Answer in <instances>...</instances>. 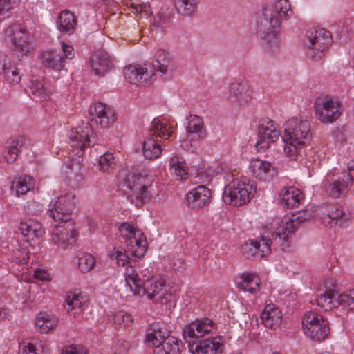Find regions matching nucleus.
Listing matches in <instances>:
<instances>
[{
	"mask_svg": "<svg viewBox=\"0 0 354 354\" xmlns=\"http://www.w3.org/2000/svg\"><path fill=\"white\" fill-rule=\"evenodd\" d=\"M293 15L288 0H277L270 6H265L258 17L257 32L270 48L277 47V28L281 19L287 20Z\"/></svg>",
	"mask_w": 354,
	"mask_h": 354,
	"instance_id": "1",
	"label": "nucleus"
},
{
	"mask_svg": "<svg viewBox=\"0 0 354 354\" xmlns=\"http://www.w3.org/2000/svg\"><path fill=\"white\" fill-rule=\"evenodd\" d=\"M125 281L134 295L146 296L155 303L166 304L171 295L167 291L165 281L153 277L141 279L135 270L127 267L124 273Z\"/></svg>",
	"mask_w": 354,
	"mask_h": 354,
	"instance_id": "2",
	"label": "nucleus"
},
{
	"mask_svg": "<svg viewBox=\"0 0 354 354\" xmlns=\"http://www.w3.org/2000/svg\"><path fill=\"white\" fill-rule=\"evenodd\" d=\"M284 151L295 158L311 138L310 122L301 117H292L284 124Z\"/></svg>",
	"mask_w": 354,
	"mask_h": 354,
	"instance_id": "3",
	"label": "nucleus"
},
{
	"mask_svg": "<svg viewBox=\"0 0 354 354\" xmlns=\"http://www.w3.org/2000/svg\"><path fill=\"white\" fill-rule=\"evenodd\" d=\"M124 186L130 192L127 198L136 205L148 202L151 198L152 189L151 178L140 173L128 171L123 180Z\"/></svg>",
	"mask_w": 354,
	"mask_h": 354,
	"instance_id": "4",
	"label": "nucleus"
},
{
	"mask_svg": "<svg viewBox=\"0 0 354 354\" xmlns=\"http://www.w3.org/2000/svg\"><path fill=\"white\" fill-rule=\"evenodd\" d=\"M304 44L307 47V56L317 61L331 45L332 37L330 32L324 29L311 30L308 31Z\"/></svg>",
	"mask_w": 354,
	"mask_h": 354,
	"instance_id": "5",
	"label": "nucleus"
},
{
	"mask_svg": "<svg viewBox=\"0 0 354 354\" xmlns=\"http://www.w3.org/2000/svg\"><path fill=\"white\" fill-rule=\"evenodd\" d=\"M253 185L240 180H233L225 186L223 200L226 204L239 207L245 205L253 196Z\"/></svg>",
	"mask_w": 354,
	"mask_h": 354,
	"instance_id": "6",
	"label": "nucleus"
},
{
	"mask_svg": "<svg viewBox=\"0 0 354 354\" xmlns=\"http://www.w3.org/2000/svg\"><path fill=\"white\" fill-rule=\"evenodd\" d=\"M341 103L334 97L320 95L315 101V115L322 123H333L342 114Z\"/></svg>",
	"mask_w": 354,
	"mask_h": 354,
	"instance_id": "7",
	"label": "nucleus"
},
{
	"mask_svg": "<svg viewBox=\"0 0 354 354\" xmlns=\"http://www.w3.org/2000/svg\"><path fill=\"white\" fill-rule=\"evenodd\" d=\"M29 38L27 32L20 24H13L5 30L4 39L18 57L25 55L30 51Z\"/></svg>",
	"mask_w": 354,
	"mask_h": 354,
	"instance_id": "8",
	"label": "nucleus"
},
{
	"mask_svg": "<svg viewBox=\"0 0 354 354\" xmlns=\"http://www.w3.org/2000/svg\"><path fill=\"white\" fill-rule=\"evenodd\" d=\"M70 140L71 147L75 151L77 150L75 155L77 156L76 158H72L71 160V165L70 167H73L75 163L79 165L82 160L84 149L95 143L91 127L88 124L78 127L71 131Z\"/></svg>",
	"mask_w": 354,
	"mask_h": 354,
	"instance_id": "9",
	"label": "nucleus"
},
{
	"mask_svg": "<svg viewBox=\"0 0 354 354\" xmlns=\"http://www.w3.org/2000/svg\"><path fill=\"white\" fill-rule=\"evenodd\" d=\"M77 239V232L72 222L62 221L55 225L51 241L58 247L66 249L73 247Z\"/></svg>",
	"mask_w": 354,
	"mask_h": 354,
	"instance_id": "10",
	"label": "nucleus"
},
{
	"mask_svg": "<svg viewBox=\"0 0 354 354\" xmlns=\"http://www.w3.org/2000/svg\"><path fill=\"white\" fill-rule=\"evenodd\" d=\"M48 214L55 221H69L71 214L75 209L74 196L66 194L49 204Z\"/></svg>",
	"mask_w": 354,
	"mask_h": 354,
	"instance_id": "11",
	"label": "nucleus"
},
{
	"mask_svg": "<svg viewBox=\"0 0 354 354\" xmlns=\"http://www.w3.org/2000/svg\"><path fill=\"white\" fill-rule=\"evenodd\" d=\"M215 327L214 322L209 318L197 319L185 326L183 337L186 342L192 344L196 339L210 333Z\"/></svg>",
	"mask_w": 354,
	"mask_h": 354,
	"instance_id": "12",
	"label": "nucleus"
},
{
	"mask_svg": "<svg viewBox=\"0 0 354 354\" xmlns=\"http://www.w3.org/2000/svg\"><path fill=\"white\" fill-rule=\"evenodd\" d=\"M261 241L249 240L241 246V252L243 257L248 259H260L271 252L270 239L261 238Z\"/></svg>",
	"mask_w": 354,
	"mask_h": 354,
	"instance_id": "13",
	"label": "nucleus"
},
{
	"mask_svg": "<svg viewBox=\"0 0 354 354\" xmlns=\"http://www.w3.org/2000/svg\"><path fill=\"white\" fill-rule=\"evenodd\" d=\"M279 135L272 120L262 122L259 126L258 138L255 145L257 150L265 151L269 148L270 143L279 139Z\"/></svg>",
	"mask_w": 354,
	"mask_h": 354,
	"instance_id": "14",
	"label": "nucleus"
},
{
	"mask_svg": "<svg viewBox=\"0 0 354 354\" xmlns=\"http://www.w3.org/2000/svg\"><path fill=\"white\" fill-rule=\"evenodd\" d=\"M224 341L222 337L207 338L189 344V350L192 354H221Z\"/></svg>",
	"mask_w": 354,
	"mask_h": 354,
	"instance_id": "15",
	"label": "nucleus"
},
{
	"mask_svg": "<svg viewBox=\"0 0 354 354\" xmlns=\"http://www.w3.org/2000/svg\"><path fill=\"white\" fill-rule=\"evenodd\" d=\"M252 90L245 81L232 82L228 87L227 100L239 105L247 104L252 98Z\"/></svg>",
	"mask_w": 354,
	"mask_h": 354,
	"instance_id": "16",
	"label": "nucleus"
},
{
	"mask_svg": "<svg viewBox=\"0 0 354 354\" xmlns=\"http://www.w3.org/2000/svg\"><path fill=\"white\" fill-rule=\"evenodd\" d=\"M211 191L204 185H198L186 194L188 206L192 209H201L211 202Z\"/></svg>",
	"mask_w": 354,
	"mask_h": 354,
	"instance_id": "17",
	"label": "nucleus"
},
{
	"mask_svg": "<svg viewBox=\"0 0 354 354\" xmlns=\"http://www.w3.org/2000/svg\"><path fill=\"white\" fill-rule=\"evenodd\" d=\"M249 169L254 177L263 181L271 180L275 174V168L272 163L259 158L251 160Z\"/></svg>",
	"mask_w": 354,
	"mask_h": 354,
	"instance_id": "18",
	"label": "nucleus"
},
{
	"mask_svg": "<svg viewBox=\"0 0 354 354\" xmlns=\"http://www.w3.org/2000/svg\"><path fill=\"white\" fill-rule=\"evenodd\" d=\"M91 113L96 117V123L102 128L110 127L116 120L115 111L102 102L95 104Z\"/></svg>",
	"mask_w": 354,
	"mask_h": 354,
	"instance_id": "19",
	"label": "nucleus"
},
{
	"mask_svg": "<svg viewBox=\"0 0 354 354\" xmlns=\"http://www.w3.org/2000/svg\"><path fill=\"white\" fill-rule=\"evenodd\" d=\"M169 335L170 331L167 329L165 323H153L148 329L146 341L151 343L155 348H157V346H161Z\"/></svg>",
	"mask_w": 354,
	"mask_h": 354,
	"instance_id": "20",
	"label": "nucleus"
},
{
	"mask_svg": "<svg viewBox=\"0 0 354 354\" xmlns=\"http://www.w3.org/2000/svg\"><path fill=\"white\" fill-rule=\"evenodd\" d=\"M92 71L99 77L103 76L110 69L112 62L106 52L98 51L91 59Z\"/></svg>",
	"mask_w": 354,
	"mask_h": 354,
	"instance_id": "21",
	"label": "nucleus"
},
{
	"mask_svg": "<svg viewBox=\"0 0 354 354\" xmlns=\"http://www.w3.org/2000/svg\"><path fill=\"white\" fill-rule=\"evenodd\" d=\"M19 229L27 241H34L41 237L44 231L41 224L33 219H26L20 222Z\"/></svg>",
	"mask_w": 354,
	"mask_h": 354,
	"instance_id": "22",
	"label": "nucleus"
},
{
	"mask_svg": "<svg viewBox=\"0 0 354 354\" xmlns=\"http://www.w3.org/2000/svg\"><path fill=\"white\" fill-rule=\"evenodd\" d=\"M349 217L344 211L342 206L338 204L328 205L326 209V214L324 217V222L328 224L342 226L348 220Z\"/></svg>",
	"mask_w": 354,
	"mask_h": 354,
	"instance_id": "23",
	"label": "nucleus"
},
{
	"mask_svg": "<svg viewBox=\"0 0 354 354\" xmlns=\"http://www.w3.org/2000/svg\"><path fill=\"white\" fill-rule=\"evenodd\" d=\"M123 73L128 82L135 84L147 81L150 76L153 75L152 72H148L146 68L139 65L126 66Z\"/></svg>",
	"mask_w": 354,
	"mask_h": 354,
	"instance_id": "24",
	"label": "nucleus"
},
{
	"mask_svg": "<svg viewBox=\"0 0 354 354\" xmlns=\"http://www.w3.org/2000/svg\"><path fill=\"white\" fill-rule=\"evenodd\" d=\"M281 203L287 208H297L303 203V196L299 189L293 187L283 188L280 194Z\"/></svg>",
	"mask_w": 354,
	"mask_h": 354,
	"instance_id": "25",
	"label": "nucleus"
},
{
	"mask_svg": "<svg viewBox=\"0 0 354 354\" xmlns=\"http://www.w3.org/2000/svg\"><path fill=\"white\" fill-rule=\"evenodd\" d=\"M57 28L62 34L72 35L77 26V19L69 10L60 12L56 21Z\"/></svg>",
	"mask_w": 354,
	"mask_h": 354,
	"instance_id": "26",
	"label": "nucleus"
},
{
	"mask_svg": "<svg viewBox=\"0 0 354 354\" xmlns=\"http://www.w3.org/2000/svg\"><path fill=\"white\" fill-rule=\"evenodd\" d=\"M281 313L274 304L267 305L261 313V319L267 328H274L281 322Z\"/></svg>",
	"mask_w": 354,
	"mask_h": 354,
	"instance_id": "27",
	"label": "nucleus"
},
{
	"mask_svg": "<svg viewBox=\"0 0 354 354\" xmlns=\"http://www.w3.org/2000/svg\"><path fill=\"white\" fill-rule=\"evenodd\" d=\"M42 64L48 68L60 71L64 66V57L57 50H46L41 54Z\"/></svg>",
	"mask_w": 354,
	"mask_h": 354,
	"instance_id": "28",
	"label": "nucleus"
},
{
	"mask_svg": "<svg viewBox=\"0 0 354 354\" xmlns=\"http://www.w3.org/2000/svg\"><path fill=\"white\" fill-rule=\"evenodd\" d=\"M131 252L137 257H142L147 249V242L145 234L140 230L136 232V236L130 238L127 243Z\"/></svg>",
	"mask_w": 354,
	"mask_h": 354,
	"instance_id": "29",
	"label": "nucleus"
},
{
	"mask_svg": "<svg viewBox=\"0 0 354 354\" xmlns=\"http://www.w3.org/2000/svg\"><path fill=\"white\" fill-rule=\"evenodd\" d=\"M236 283L239 288L252 294H255L260 290V279L252 273L243 274L239 281Z\"/></svg>",
	"mask_w": 354,
	"mask_h": 354,
	"instance_id": "30",
	"label": "nucleus"
},
{
	"mask_svg": "<svg viewBox=\"0 0 354 354\" xmlns=\"http://www.w3.org/2000/svg\"><path fill=\"white\" fill-rule=\"evenodd\" d=\"M58 319L53 315L40 312L36 317L35 326L42 333L53 330L57 325Z\"/></svg>",
	"mask_w": 354,
	"mask_h": 354,
	"instance_id": "31",
	"label": "nucleus"
},
{
	"mask_svg": "<svg viewBox=\"0 0 354 354\" xmlns=\"http://www.w3.org/2000/svg\"><path fill=\"white\" fill-rule=\"evenodd\" d=\"M349 181L346 182V178L335 180L326 185V192L328 196L334 198H338L344 196L349 190Z\"/></svg>",
	"mask_w": 354,
	"mask_h": 354,
	"instance_id": "32",
	"label": "nucleus"
},
{
	"mask_svg": "<svg viewBox=\"0 0 354 354\" xmlns=\"http://www.w3.org/2000/svg\"><path fill=\"white\" fill-rule=\"evenodd\" d=\"M330 333L328 322L326 320H322L320 324L314 325L311 328H308L304 333L314 341H321L324 339Z\"/></svg>",
	"mask_w": 354,
	"mask_h": 354,
	"instance_id": "33",
	"label": "nucleus"
},
{
	"mask_svg": "<svg viewBox=\"0 0 354 354\" xmlns=\"http://www.w3.org/2000/svg\"><path fill=\"white\" fill-rule=\"evenodd\" d=\"M35 186V180L28 175L15 177L12 182V189H15L17 196L26 194Z\"/></svg>",
	"mask_w": 354,
	"mask_h": 354,
	"instance_id": "34",
	"label": "nucleus"
},
{
	"mask_svg": "<svg viewBox=\"0 0 354 354\" xmlns=\"http://www.w3.org/2000/svg\"><path fill=\"white\" fill-rule=\"evenodd\" d=\"M154 61L152 66L154 70L165 74L171 63V57L169 53L165 50H158L154 55Z\"/></svg>",
	"mask_w": 354,
	"mask_h": 354,
	"instance_id": "35",
	"label": "nucleus"
},
{
	"mask_svg": "<svg viewBox=\"0 0 354 354\" xmlns=\"http://www.w3.org/2000/svg\"><path fill=\"white\" fill-rule=\"evenodd\" d=\"M142 153L147 159H156L162 153L161 146L153 138H148L143 142Z\"/></svg>",
	"mask_w": 354,
	"mask_h": 354,
	"instance_id": "36",
	"label": "nucleus"
},
{
	"mask_svg": "<svg viewBox=\"0 0 354 354\" xmlns=\"http://www.w3.org/2000/svg\"><path fill=\"white\" fill-rule=\"evenodd\" d=\"M179 342L174 336H170L165 339L160 346L155 348L153 354H180Z\"/></svg>",
	"mask_w": 354,
	"mask_h": 354,
	"instance_id": "37",
	"label": "nucleus"
},
{
	"mask_svg": "<svg viewBox=\"0 0 354 354\" xmlns=\"http://www.w3.org/2000/svg\"><path fill=\"white\" fill-rule=\"evenodd\" d=\"M28 93L35 100H46L50 91L44 86V84L37 80H32L28 86Z\"/></svg>",
	"mask_w": 354,
	"mask_h": 354,
	"instance_id": "38",
	"label": "nucleus"
},
{
	"mask_svg": "<svg viewBox=\"0 0 354 354\" xmlns=\"http://www.w3.org/2000/svg\"><path fill=\"white\" fill-rule=\"evenodd\" d=\"M298 227L297 221L292 218L282 221L277 229L276 235L280 240L286 241Z\"/></svg>",
	"mask_w": 354,
	"mask_h": 354,
	"instance_id": "39",
	"label": "nucleus"
},
{
	"mask_svg": "<svg viewBox=\"0 0 354 354\" xmlns=\"http://www.w3.org/2000/svg\"><path fill=\"white\" fill-rule=\"evenodd\" d=\"M337 293L332 290H328L317 295L316 301L319 306L330 310L336 306L335 296Z\"/></svg>",
	"mask_w": 354,
	"mask_h": 354,
	"instance_id": "40",
	"label": "nucleus"
},
{
	"mask_svg": "<svg viewBox=\"0 0 354 354\" xmlns=\"http://www.w3.org/2000/svg\"><path fill=\"white\" fill-rule=\"evenodd\" d=\"M177 11L183 15H192L196 10L198 0H174Z\"/></svg>",
	"mask_w": 354,
	"mask_h": 354,
	"instance_id": "41",
	"label": "nucleus"
},
{
	"mask_svg": "<svg viewBox=\"0 0 354 354\" xmlns=\"http://www.w3.org/2000/svg\"><path fill=\"white\" fill-rule=\"evenodd\" d=\"M170 169L180 177V180L186 179L187 176L185 163L181 157L174 156L169 159Z\"/></svg>",
	"mask_w": 354,
	"mask_h": 354,
	"instance_id": "42",
	"label": "nucleus"
},
{
	"mask_svg": "<svg viewBox=\"0 0 354 354\" xmlns=\"http://www.w3.org/2000/svg\"><path fill=\"white\" fill-rule=\"evenodd\" d=\"M203 119L196 115H191L186 125L187 133H198L199 138H204L205 133L203 131Z\"/></svg>",
	"mask_w": 354,
	"mask_h": 354,
	"instance_id": "43",
	"label": "nucleus"
},
{
	"mask_svg": "<svg viewBox=\"0 0 354 354\" xmlns=\"http://www.w3.org/2000/svg\"><path fill=\"white\" fill-rule=\"evenodd\" d=\"M150 133V138H153L154 137L169 138L171 136V132L167 127L156 119H154L151 122Z\"/></svg>",
	"mask_w": 354,
	"mask_h": 354,
	"instance_id": "44",
	"label": "nucleus"
},
{
	"mask_svg": "<svg viewBox=\"0 0 354 354\" xmlns=\"http://www.w3.org/2000/svg\"><path fill=\"white\" fill-rule=\"evenodd\" d=\"M98 163L100 171L109 172L115 167V158L111 153L106 152L100 156Z\"/></svg>",
	"mask_w": 354,
	"mask_h": 354,
	"instance_id": "45",
	"label": "nucleus"
},
{
	"mask_svg": "<svg viewBox=\"0 0 354 354\" xmlns=\"http://www.w3.org/2000/svg\"><path fill=\"white\" fill-rule=\"evenodd\" d=\"M95 263L94 257L90 254H82V255L78 257V268L83 273H86L91 270Z\"/></svg>",
	"mask_w": 354,
	"mask_h": 354,
	"instance_id": "46",
	"label": "nucleus"
},
{
	"mask_svg": "<svg viewBox=\"0 0 354 354\" xmlns=\"http://www.w3.org/2000/svg\"><path fill=\"white\" fill-rule=\"evenodd\" d=\"M65 301L68 306L67 308L68 312L73 309L80 308L82 304L86 301L82 295L71 292L67 294Z\"/></svg>",
	"mask_w": 354,
	"mask_h": 354,
	"instance_id": "47",
	"label": "nucleus"
},
{
	"mask_svg": "<svg viewBox=\"0 0 354 354\" xmlns=\"http://www.w3.org/2000/svg\"><path fill=\"white\" fill-rule=\"evenodd\" d=\"M322 320H324L323 317L316 312L309 311L306 313L302 321L304 332L306 331V329H308V327L311 328V326H314V325L320 324Z\"/></svg>",
	"mask_w": 354,
	"mask_h": 354,
	"instance_id": "48",
	"label": "nucleus"
},
{
	"mask_svg": "<svg viewBox=\"0 0 354 354\" xmlns=\"http://www.w3.org/2000/svg\"><path fill=\"white\" fill-rule=\"evenodd\" d=\"M19 142L16 140H10L8 142V150L3 155V158L8 163L13 162L17 157Z\"/></svg>",
	"mask_w": 354,
	"mask_h": 354,
	"instance_id": "49",
	"label": "nucleus"
},
{
	"mask_svg": "<svg viewBox=\"0 0 354 354\" xmlns=\"http://www.w3.org/2000/svg\"><path fill=\"white\" fill-rule=\"evenodd\" d=\"M1 75H3L6 80L11 84H17L21 80L18 69L15 66H11L10 63Z\"/></svg>",
	"mask_w": 354,
	"mask_h": 354,
	"instance_id": "50",
	"label": "nucleus"
},
{
	"mask_svg": "<svg viewBox=\"0 0 354 354\" xmlns=\"http://www.w3.org/2000/svg\"><path fill=\"white\" fill-rule=\"evenodd\" d=\"M118 230L120 234L125 239L126 243H127L130 238L136 236V231H140L133 225L126 222L121 223Z\"/></svg>",
	"mask_w": 354,
	"mask_h": 354,
	"instance_id": "51",
	"label": "nucleus"
},
{
	"mask_svg": "<svg viewBox=\"0 0 354 354\" xmlns=\"http://www.w3.org/2000/svg\"><path fill=\"white\" fill-rule=\"evenodd\" d=\"M113 320L118 324H124V326H130L133 323L132 316L124 311L120 310L113 315Z\"/></svg>",
	"mask_w": 354,
	"mask_h": 354,
	"instance_id": "52",
	"label": "nucleus"
},
{
	"mask_svg": "<svg viewBox=\"0 0 354 354\" xmlns=\"http://www.w3.org/2000/svg\"><path fill=\"white\" fill-rule=\"evenodd\" d=\"M335 304L348 306L354 305V290H350L349 293H343L335 297Z\"/></svg>",
	"mask_w": 354,
	"mask_h": 354,
	"instance_id": "53",
	"label": "nucleus"
},
{
	"mask_svg": "<svg viewBox=\"0 0 354 354\" xmlns=\"http://www.w3.org/2000/svg\"><path fill=\"white\" fill-rule=\"evenodd\" d=\"M131 11L140 15V17H148L151 15V11L149 4L140 3V4H131Z\"/></svg>",
	"mask_w": 354,
	"mask_h": 354,
	"instance_id": "54",
	"label": "nucleus"
},
{
	"mask_svg": "<svg viewBox=\"0 0 354 354\" xmlns=\"http://www.w3.org/2000/svg\"><path fill=\"white\" fill-rule=\"evenodd\" d=\"M313 211L311 209H306L304 210H298L297 214H292L293 220L297 221V225L310 219L313 216Z\"/></svg>",
	"mask_w": 354,
	"mask_h": 354,
	"instance_id": "55",
	"label": "nucleus"
},
{
	"mask_svg": "<svg viewBox=\"0 0 354 354\" xmlns=\"http://www.w3.org/2000/svg\"><path fill=\"white\" fill-rule=\"evenodd\" d=\"M111 257L117 261L118 266H125L129 263L128 257L123 248L115 249Z\"/></svg>",
	"mask_w": 354,
	"mask_h": 354,
	"instance_id": "56",
	"label": "nucleus"
},
{
	"mask_svg": "<svg viewBox=\"0 0 354 354\" xmlns=\"http://www.w3.org/2000/svg\"><path fill=\"white\" fill-rule=\"evenodd\" d=\"M11 8L10 0H0V21L8 16Z\"/></svg>",
	"mask_w": 354,
	"mask_h": 354,
	"instance_id": "57",
	"label": "nucleus"
},
{
	"mask_svg": "<svg viewBox=\"0 0 354 354\" xmlns=\"http://www.w3.org/2000/svg\"><path fill=\"white\" fill-rule=\"evenodd\" d=\"M19 354H41L39 352V349L37 348L36 346L30 343H24L22 346H20Z\"/></svg>",
	"mask_w": 354,
	"mask_h": 354,
	"instance_id": "58",
	"label": "nucleus"
},
{
	"mask_svg": "<svg viewBox=\"0 0 354 354\" xmlns=\"http://www.w3.org/2000/svg\"><path fill=\"white\" fill-rule=\"evenodd\" d=\"M64 354H88V350L81 345H71L65 350Z\"/></svg>",
	"mask_w": 354,
	"mask_h": 354,
	"instance_id": "59",
	"label": "nucleus"
},
{
	"mask_svg": "<svg viewBox=\"0 0 354 354\" xmlns=\"http://www.w3.org/2000/svg\"><path fill=\"white\" fill-rule=\"evenodd\" d=\"M342 178H346V182L349 181V186L351 187L354 183V162L348 165L347 171L343 174Z\"/></svg>",
	"mask_w": 354,
	"mask_h": 354,
	"instance_id": "60",
	"label": "nucleus"
},
{
	"mask_svg": "<svg viewBox=\"0 0 354 354\" xmlns=\"http://www.w3.org/2000/svg\"><path fill=\"white\" fill-rule=\"evenodd\" d=\"M10 59L3 53L0 52V75L6 70V68L10 64Z\"/></svg>",
	"mask_w": 354,
	"mask_h": 354,
	"instance_id": "61",
	"label": "nucleus"
},
{
	"mask_svg": "<svg viewBox=\"0 0 354 354\" xmlns=\"http://www.w3.org/2000/svg\"><path fill=\"white\" fill-rule=\"evenodd\" d=\"M62 48L64 54L63 56L67 59H73L74 57L73 48L71 46L66 44L64 42H62Z\"/></svg>",
	"mask_w": 354,
	"mask_h": 354,
	"instance_id": "62",
	"label": "nucleus"
},
{
	"mask_svg": "<svg viewBox=\"0 0 354 354\" xmlns=\"http://www.w3.org/2000/svg\"><path fill=\"white\" fill-rule=\"evenodd\" d=\"M118 346H119L118 352L120 354H124L130 348L129 342L125 340L119 341Z\"/></svg>",
	"mask_w": 354,
	"mask_h": 354,
	"instance_id": "63",
	"label": "nucleus"
},
{
	"mask_svg": "<svg viewBox=\"0 0 354 354\" xmlns=\"http://www.w3.org/2000/svg\"><path fill=\"white\" fill-rule=\"evenodd\" d=\"M48 274L47 272L42 270H37L35 271L34 277L40 280H45L48 278Z\"/></svg>",
	"mask_w": 354,
	"mask_h": 354,
	"instance_id": "64",
	"label": "nucleus"
}]
</instances>
